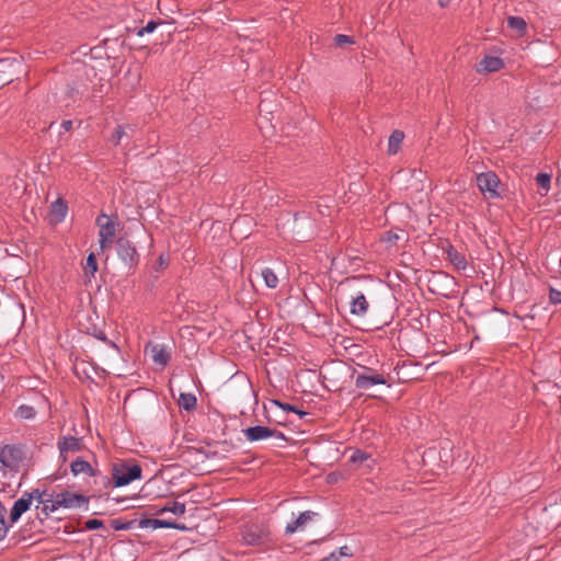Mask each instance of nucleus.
<instances>
[{"instance_id":"nucleus-1","label":"nucleus","mask_w":561,"mask_h":561,"mask_svg":"<svg viewBox=\"0 0 561 561\" xmlns=\"http://www.w3.org/2000/svg\"><path fill=\"white\" fill-rule=\"evenodd\" d=\"M26 451V445L21 443L0 447V492L8 494V497H13L21 485L16 478L25 465Z\"/></svg>"},{"instance_id":"nucleus-2","label":"nucleus","mask_w":561,"mask_h":561,"mask_svg":"<svg viewBox=\"0 0 561 561\" xmlns=\"http://www.w3.org/2000/svg\"><path fill=\"white\" fill-rule=\"evenodd\" d=\"M351 378L354 380L356 389L360 390V393H366L376 386L390 388L394 382L390 373L358 363L352 368Z\"/></svg>"},{"instance_id":"nucleus-3","label":"nucleus","mask_w":561,"mask_h":561,"mask_svg":"<svg viewBox=\"0 0 561 561\" xmlns=\"http://www.w3.org/2000/svg\"><path fill=\"white\" fill-rule=\"evenodd\" d=\"M90 497L83 494L73 493L68 490H64L59 493H56L55 500L49 501L50 504H45V507L36 506V515L39 519L47 518L51 513L56 512L58 508H76L83 507L88 510Z\"/></svg>"},{"instance_id":"nucleus-4","label":"nucleus","mask_w":561,"mask_h":561,"mask_svg":"<svg viewBox=\"0 0 561 561\" xmlns=\"http://www.w3.org/2000/svg\"><path fill=\"white\" fill-rule=\"evenodd\" d=\"M241 543L248 547L270 549L274 541L267 523H248L240 527Z\"/></svg>"},{"instance_id":"nucleus-5","label":"nucleus","mask_w":561,"mask_h":561,"mask_svg":"<svg viewBox=\"0 0 561 561\" xmlns=\"http://www.w3.org/2000/svg\"><path fill=\"white\" fill-rule=\"evenodd\" d=\"M112 473L114 478V486L121 488L128 485L135 480L141 479L142 469L140 465L136 462L129 463L127 461H123L113 465Z\"/></svg>"},{"instance_id":"nucleus-6","label":"nucleus","mask_w":561,"mask_h":561,"mask_svg":"<svg viewBox=\"0 0 561 561\" xmlns=\"http://www.w3.org/2000/svg\"><path fill=\"white\" fill-rule=\"evenodd\" d=\"M96 226L100 228L99 230V243L102 250L108 249L112 247L115 240L116 230L118 226L116 216H107L102 213L95 219Z\"/></svg>"},{"instance_id":"nucleus-7","label":"nucleus","mask_w":561,"mask_h":561,"mask_svg":"<svg viewBox=\"0 0 561 561\" xmlns=\"http://www.w3.org/2000/svg\"><path fill=\"white\" fill-rule=\"evenodd\" d=\"M115 244L117 256L128 267V271L134 272L140 262V255L135 244L126 237L117 238Z\"/></svg>"},{"instance_id":"nucleus-8","label":"nucleus","mask_w":561,"mask_h":561,"mask_svg":"<svg viewBox=\"0 0 561 561\" xmlns=\"http://www.w3.org/2000/svg\"><path fill=\"white\" fill-rule=\"evenodd\" d=\"M476 182L479 191L485 198L494 199L501 196L497 191L501 180L495 172L488 171L479 173L476 176Z\"/></svg>"},{"instance_id":"nucleus-9","label":"nucleus","mask_w":561,"mask_h":561,"mask_svg":"<svg viewBox=\"0 0 561 561\" xmlns=\"http://www.w3.org/2000/svg\"><path fill=\"white\" fill-rule=\"evenodd\" d=\"M242 432L249 442H259L270 437L288 442V438L283 432L263 425L250 426L244 428Z\"/></svg>"},{"instance_id":"nucleus-10","label":"nucleus","mask_w":561,"mask_h":561,"mask_svg":"<svg viewBox=\"0 0 561 561\" xmlns=\"http://www.w3.org/2000/svg\"><path fill=\"white\" fill-rule=\"evenodd\" d=\"M422 364L412 362H402L394 367L396 380L399 383H405L417 380L421 377Z\"/></svg>"},{"instance_id":"nucleus-11","label":"nucleus","mask_w":561,"mask_h":561,"mask_svg":"<svg viewBox=\"0 0 561 561\" xmlns=\"http://www.w3.org/2000/svg\"><path fill=\"white\" fill-rule=\"evenodd\" d=\"M22 62L16 58L0 59V88L19 78Z\"/></svg>"},{"instance_id":"nucleus-12","label":"nucleus","mask_w":561,"mask_h":561,"mask_svg":"<svg viewBox=\"0 0 561 561\" xmlns=\"http://www.w3.org/2000/svg\"><path fill=\"white\" fill-rule=\"evenodd\" d=\"M137 524H138V527H140V528H152V529L170 528V529H176V530H181V531H185L188 529L182 523H176V522L167 520V519H158V518H141V519L137 520Z\"/></svg>"},{"instance_id":"nucleus-13","label":"nucleus","mask_w":561,"mask_h":561,"mask_svg":"<svg viewBox=\"0 0 561 561\" xmlns=\"http://www.w3.org/2000/svg\"><path fill=\"white\" fill-rule=\"evenodd\" d=\"M31 492H25L19 500H16L11 508L9 522L10 524L16 523L20 517L30 510L33 502Z\"/></svg>"},{"instance_id":"nucleus-14","label":"nucleus","mask_w":561,"mask_h":561,"mask_svg":"<svg viewBox=\"0 0 561 561\" xmlns=\"http://www.w3.org/2000/svg\"><path fill=\"white\" fill-rule=\"evenodd\" d=\"M504 66L502 58L486 55L476 65V70L479 73L496 72L503 69Z\"/></svg>"},{"instance_id":"nucleus-15","label":"nucleus","mask_w":561,"mask_h":561,"mask_svg":"<svg viewBox=\"0 0 561 561\" xmlns=\"http://www.w3.org/2000/svg\"><path fill=\"white\" fill-rule=\"evenodd\" d=\"M148 350L154 364L161 366L162 368L169 364L171 355L162 345L152 344L149 342L146 346V351Z\"/></svg>"},{"instance_id":"nucleus-16","label":"nucleus","mask_w":561,"mask_h":561,"mask_svg":"<svg viewBox=\"0 0 561 561\" xmlns=\"http://www.w3.org/2000/svg\"><path fill=\"white\" fill-rule=\"evenodd\" d=\"M58 449L62 461H66V453H76L82 449L81 439L75 436H64L61 440L58 442Z\"/></svg>"},{"instance_id":"nucleus-17","label":"nucleus","mask_w":561,"mask_h":561,"mask_svg":"<svg viewBox=\"0 0 561 561\" xmlns=\"http://www.w3.org/2000/svg\"><path fill=\"white\" fill-rule=\"evenodd\" d=\"M446 259L453 264V266L458 271L466 270L468 263L466 255L459 252L455 247L449 244L445 249Z\"/></svg>"},{"instance_id":"nucleus-18","label":"nucleus","mask_w":561,"mask_h":561,"mask_svg":"<svg viewBox=\"0 0 561 561\" xmlns=\"http://www.w3.org/2000/svg\"><path fill=\"white\" fill-rule=\"evenodd\" d=\"M317 515H318V513L312 512V511H305V512L300 513L299 516L295 520L287 524V526L285 528V534L286 535L294 534L299 528H302L308 522L312 520Z\"/></svg>"},{"instance_id":"nucleus-19","label":"nucleus","mask_w":561,"mask_h":561,"mask_svg":"<svg viewBox=\"0 0 561 561\" xmlns=\"http://www.w3.org/2000/svg\"><path fill=\"white\" fill-rule=\"evenodd\" d=\"M91 477L94 478L95 492L101 496L103 493H106L108 489L114 486V478L108 477L107 474H103L99 470H94V474Z\"/></svg>"},{"instance_id":"nucleus-20","label":"nucleus","mask_w":561,"mask_h":561,"mask_svg":"<svg viewBox=\"0 0 561 561\" xmlns=\"http://www.w3.org/2000/svg\"><path fill=\"white\" fill-rule=\"evenodd\" d=\"M369 308V304L364 294L359 293L351 300V313L355 317H364Z\"/></svg>"},{"instance_id":"nucleus-21","label":"nucleus","mask_w":561,"mask_h":561,"mask_svg":"<svg viewBox=\"0 0 561 561\" xmlns=\"http://www.w3.org/2000/svg\"><path fill=\"white\" fill-rule=\"evenodd\" d=\"M94 470L95 469L91 466L90 462L79 457L76 460H73L70 465V471L73 476L83 473L91 477L92 474H94Z\"/></svg>"},{"instance_id":"nucleus-22","label":"nucleus","mask_w":561,"mask_h":561,"mask_svg":"<svg viewBox=\"0 0 561 561\" xmlns=\"http://www.w3.org/2000/svg\"><path fill=\"white\" fill-rule=\"evenodd\" d=\"M167 512H170L176 516H182L185 514L186 512V506L184 503H181V502H178V501H173L171 503H168L167 505H164L163 507L157 510L153 514L154 515H162Z\"/></svg>"},{"instance_id":"nucleus-23","label":"nucleus","mask_w":561,"mask_h":561,"mask_svg":"<svg viewBox=\"0 0 561 561\" xmlns=\"http://www.w3.org/2000/svg\"><path fill=\"white\" fill-rule=\"evenodd\" d=\"M178 404L186 412L194 411L197 405V399L195 394L190 392H182L179 397Z\"/></svg>"},{"instance_id":"nucleus-24","label":"nucleus","mask_w":561,"mask_h":561,"mask_svg":"<svg viewBox=\"0 0 561 561\" xmlns=\"http://www.w3.org/2000/svg\"><path fill=\"white\" fill-rule=\"evenodd\" d=\"M31 494L34 500H37L39 507H45V504L49 505L50 502L46 501H54L56 495L54 492H49L48 489H34L31 491Z\"/></svg>"},{"instance_id":"nucleus-25","label":"nucleus","mask_w":561,"mask_h":561,"mask_svg":"<svg viewBox=\"0 0 561 561\" xmlns=\"http://www.w3.org/2000/svg\"><path fill=\"white\" fill-rule=\"evenodd\" d=\"M404 139V133L402 130L396 129L391 133L388 141V153L396 154L400 148Z\"/></svg>"},{"instance_id":"nucleus-26","label":"nucleus","mask_w":561,"mask_h":561,"mask_svg":"<svg viewBox=\"0 0 561 561\" xmlns=\"http://www.w3.org/2000/svg\"><path fill=\"white\" fill-rule=\"evenodd\" d=\"M98 267L99 265L95 254L93 252L89 253V255L87 256L85 265L83 267L84 276L88 278L89 282L92 277H94L95 273L98 272Z\"/></svg>"},{"instance_id":"nucleus-27","label":"nucleus","mask_w":561,"mask_h":561,"mask_svg":"<svg viewBox=\"0 0 561 561\" xmlns=\"http://www.w3.org/2000/svg\"><path fill=\"white\" fill-rule=\"evenodd\" d=\"M261 276L263 277L266 287L275 289L278 286V277L276 276L272 268H263L261 271Z\"/></svg>"},{"instance_id":"nucleus-28","label":"nucleus","mask_w":561,"mask_h":561,"mask_svg":"<svg viewBox=\"0 0 561 561\" xmlns=\"http://www.w3.org/2000/svg\"><path fill=\"white\" fill-rule=\"evenodd\" d=\"M272 403L275 404L276 407L280 408L285 412L296 413L297 415H299L300 419L308 414V412L300 410L297 405H294V404H290L287 402H283L277 399H273Z\"/></svg>"},{"instance_id":"nucleus-29","label":"nucleus","mask_w":561,"mask_h":561,"mask_svg":"<svg viewBox=\"0 0 561 561\" xmlns=\"http://www.w3.org/2000/svg\"><path fill=\"white\" fill-rule=\"evenodd\" d=\"M89 334H91L95 339L106 343L110 347H112V348L116 350L117 352H119V347L117 346V344L114 341L108 340L106 334H105V332L102 329L93 327L91 329V331H89Z\"/></svg>"},{"instance_id":"nucleus-30","label":"nucleus","mask_w":561,"mask_h":561,"mask_svg":"<svg viewBox=\"0 0 561 561\" xmlns=\"http://www.w3.org/2000/svg\"><path fill=\"white\" fill-rule=\"evenodd\" d=\"M137 519L124 520L123 518H115L111 520V527L114 530H128L135 527Z\"/></svg>"},{"instance_id":"nucleus-31","label":"nucleus","mask_w":561,"mask_h":561,"mask_svg":"<svg viewBox=\"0 0 561 561\" xmlns=\"http://www.w3.org/2000/svg\"><path fill=\"white\" fill-rule=\"evenodd\" d=\"M507 24L511 28L516 30L520 35L526 32V21L520 16H508Z\"/></svg>"},{"instance_id":"nucleus-32","label":"nucleus","mask_w":561,"mask_h":561,"mask_svg":"<svg viewBox=\"0 0 561 561\" xmlns=\"http://www.w3.org/2000/svg\"><path fill=\"white\" fill-rule=\"evenodd\" d=\"M67 210V203L61 198H58L51 204V211L58 216V220H62L66 217Z\"/></svg>"},{"instance_id":"nucleus-33","label":"nucleus","mask_w":561,"mask_h":561,"mask_svg":"<svg viewBox=\"0 0 561 561\" xmlns=\"http://www.w3.org/2000/svg\"><path fill=\"white\" fill-rule=\"evenodd\" d=\"M36 415V411L33 407L27 404L20 405L15 411V416L23 420L34 419Z\"/></svg>"},{"instance_id":"nucleus-34","label":"nucleus","mask_w":561,"mask_h":561,"mask_svg":"<svg viewBox=\"0 0 561 561\" xmlns=\"http://www.w3.org/2000/svg\"><path fill=\"white\" fill-rule=\"evenodd\" d=\"M5 514H7V508L0 501V541L5 537V535L9 530V527L11 525L10 522L5 520Z\"/></svg>"},{"instance_id":"nucleus-35","label":"nucleus","mask_w":561,"mask_h":561,"mask_svg":"<svg viewBox=\"0 0 561 561\" xmlns=\"http://www.w3.org/2000/svg\"><path fill=\"white\" fill-rule=\"evenodd\" d=\"M536 183L539 188L543 190L545 192H548L550 188L551 175L543 172L538 173L536 176ZM546 194L547 193H545L543 195Z\"/></svg>"},{"instance_id":"nucleus-36","label":"nucleus","mask_w":561,"mask_h":561,"mask_svg":"<svg viewBox=\"0 0 561 561\" xmlns=\"http://www.w3.org/2000/svg\"><path fill=\"white\" fill-rule=\"evenodd\" d=\"M164 24L163 21H149L144 27H140L137 31L138 36H142L145 34L152 33L159 25Z\"/></svg>"},{"instance_id":"nucleus-37","label":"nucleus","mask_w":561,"mask_h":561,"mask_svg":"<svg viewBox=\"0 0 561 561\" xmlns=\"http://www.w3.org/2000/svg\"><path fill=\"white\" fill-rule=\"evenodd\" d=\"M125 136V129L122 125H117L114 129V131L112 133L111 137H110V141L114 145V146H118L121 144V140L122 138Z\"/></svg>"},{"instance_id":"nucleus-38","label":"nucleus","mask_w":561,"mask_h":561,"mask_svg":"<svg viewBox=\"0 0 561 561\" xmlns=\"http://www.w3.org/2000/svg\"><path fill=\"white\" fill-rule=\"evenodd\" d=\"M399 239H400L399 234L392 230L385 231L380 238V240L382 242L389 243L391 245L397 244Z\"/></svg>"},{"instance_id":"nucleus-39","label":"nucleus","mask_w":561,"mask_h":561,"mask_svg":"<svg viewBox=\"0 0 561 561\" xmlns=\"http://www.w3.org/2000/svg\"><path fill=\"white\" fill-rule=\"evenodd\" d=\"M334 44L337 47H342L346 44H354V39L352 36L344 35V34H337L334 36Z\"/></svg>"},{"instance_id":"nucleus-40","label":"nucleus","mask_w":561,"mask_h":561,"mask_svg":"<svg viewBox=\"0 0 561 561\" xmlns=\"http://www.w3.org/2000/svg\"><path fill=\"white\" fill-rule=\"evenodd\" d=\"M104 527V523L101 519L92 518L88 519L84 524V528L88 530H95Z\"/></svg>"},{"instance_id":"nucleus-41","label":"nucleus","mask_w":561,"mask_h":561,"mask_svg":"<svg viewBox=\"0 0 561 561\" xmlns=\"http://www.w3.org/2000/svg\"><path fill=\"white\" fill-rule=\"evenodd\" d=\"M549 301L552 305L561 304V290H558L554 287H550L549 288Z\"/></svg>"},{"instance_id":"nucleus-42","label":"nucleus","mask_w":561,"mask_h":561,"mask_svg":"<svg viewBox=\"0 0 561 561\" xmlns=\"http://www.w3.org/2000/svg\"><path fill=\"white\" fill-rule=\"evenodd\" d=\"M85 90V88L84 90H80V88L77 85H69L67 89V95L71 99H76L78 96H81Z\"/></svg>"},{"instance_id":"nucleus-43","label":"nucleus","mask_w":561,"mask_h":561,"mask_svg":"<svg viewBox=\"0 0 561 561\" xmlns=\"http://www.w3.org/2000/svg\"><path fill=\"white\" fill-rule=\"evenodd\" d=\"M368 458V455L364 451H360L359 449L355 450L354 454L351 456L350 460L354 463L356 462H363Z\"/></svg>"},{"instance_id":"nucleus-44","label":"nucleus","mask_w":561,"mask_h":561,"mask_svg":"<svg viewBox=\"0 0 561 561\" xmlns=\"http://www.w3.org/2000/svg\"><path fill=\"white\" fill-rule=\"evenodd\" d=\"M157 270L161 268H165L168 265H169V257L165 256L164 254H160L158 260H157Z\"/></svg>"},{"instance_id":"nucleus-45","label":"nucleus","mask_w":561,"mask_h":561,"mask_svg":"<svg viewBox=\"0 0 561 561\" xmlns=\"http://www.w3.org/2000/svg\"><path fill=\"white\" fill-rule=\"evenodd\" d=\"M337 553H339L340 558L341 557H350V556H352L351 550H350V548L347 546L341 547L339 549Z\"/></svg>"},{"instance_id":"nucleus-46","label":"nucleus","mask_w":561,"mask_h":561,"mask_svg":"<svg viewBox=\"0 0 561 561\" xmlns=\"http://www.w3.org/2000/svg\"><path fill=\"white\" fill-rule=\"evenodd\" d=\"M321 561H340V556L336 551H333L328 557L323 558Z\"/></svg>"},{"instance_id":"nucleus-47","label":"nucleus","mask_w":561,"mask_h":561,"mask_svg":"<svg viewBox=\"0 0 561 561\" xmlns=\"http://www.w3.org/2000/svg\"><path fill=\"white\" fill-rule=\"evenodd\" d=\"M61 127L64 130L69 131L72 128V121H70V119L62 121Z\"/></svg>"},{"instance_id":"nucleus-48","label":"nucleus","mask_w":561,"mask_h":561,"mask_svg":"<svg viewBox=\"0 0 561 561\" xmlns=\"http://www.w3.org/2000/svg\"><path fill=\"white\" fill-rule=\"evenodd\" d=\"M451 0H437L440 8H447Z\"/></svg>"},{"instance_id":"nucleus-49","label":"nucleus","mask_w":561,"mask_h":561,"mask_svg":"<svg viewBox=\"0 0 561 561\" xmlns=\"http://www.w3.org/2000/svg\"><path fill=\"white\" fill-rule=\"evenodd\" d=\"M367 396H368L369 398H375V397H376V396H374V394H371V393H367Z\"/></svg>"}]
</instances>
